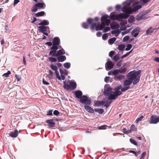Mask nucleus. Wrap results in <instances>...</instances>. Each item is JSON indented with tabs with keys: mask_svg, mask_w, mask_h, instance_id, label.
<instances>
[{
	"mask_svg": "<svg viewBox=\"0 0 159 159\" xmlns=\"http://www.w3.org/2000/svg\"><path fill=\"white\" fill-rule=\"evenodd\" d=\"M133 0H126L122 3L124 5V6L121 9L122 11L124 13H127L129 14H130L133 11L136 12L142 8L140 5H138L134 7L132 9L130 7L131 3Z\"/></svg>",
	"mask_w": 159,
	"mask_h": 159,
	"instance_id": "1",
	"label": "nucleus"
},
{
	"mask_svg": "<svg viewBox=\"0 0 159 159\" xmlns=\"http://www.w3.org/2000/svg\"><path fill=\"white\" fill-rule=\"evenodd\" d=\"M141 73V70L136 71L133 70L129 72L126 75L128 80H125L124 81L123 86L127 87L130 88V85L132 83V80L135 78L136 75H139Z\"/></svg>",
	"mask_w": 159,
	"mask_h": 159,
	"instance_id": "2",
	"label": "nucleus"
},
{
	"mask_svg": "<svg viewBox=\"0 0 159 159\" xmlns=\"http://www.w3.org/2000/svg\"><path fill=\"white\" fill-rule=\"evenodd\" d=\"M113 89L110 87L109 85L107 84H105L104 85V94L105 96H108V99L109 97H112L113 93H114V92L112 91Z\"/></svg>",
	"mask_w": 159,
	"mask_h": 159,
	"instance_id": "3",
	"label": "nucleus"
},
{
	"mask_svg": "<svg viewBox=\"0 0 159 159\" xmlns=\"http://www.w3.org/2000/svg\"><path fill=\"white\" fill-rule=\"evenodd\" d=\"M80 102L85 105H90L92 102L89 98L86 95H83L82 98L80 100Z\"/></svg>",
	"mask_w": 159,
	"mask_h": 159,
	"instance_id": "4",
	"label": "nucleus"
},
{
	"mask_svg": "<svg viewBox=\"0 0 159 159\" xmlns=\"http://www.w3.org/2000/svg\"><path fill=\"white\" fill-rule=\"evenodd\" d=\"M109 17V16L105 14L102 15L101 18V21L102 24L104 25H106L108 26L110 24L111 20L110 19H108V18Z\"/></svg>",
	"mask_w": 159,
	"mask_h": 159,
	"instance_id": "5",
	"label": "nucleus"
},
{
	"mask_svg": "<svg viewBox=\"0 0 159 159\" xmlns=\"http://www.w3.org/2000/svg\"><path fill=\"white\" fill-rule=\"evenodd\" d=\"M52 42L53 44L52 46L51 47L50 49H55L57 48V46L59 45L60 43V40L59 38L58 37H55L53 38Z\"/></svg>",
	"mask_w": 159,
	"mask_h": 159,
	"instance_id": "6",
	"label": "nucleus"
},
{
	"mask_svg": "<svg viewBox=\"0 0 159 159\" xmlns=\"http://www.w3.org/2000/svg\"><path fill=\"white\" fill-rule=\"evenodd\" d=\"M114 64L109 59L107 60V62L105 64V68L107 70L112 69L114 67Z\"/></svg>",
	"mask_w": 159,
	"mask_h": 159,
	"instance_id": "7",
	"label": "nucleus"
},
{
	"mask_svg": "<svg viewBox=\"0 0 159 159\" xmlns=\"http://www.w3.org/2000/svg\"><path fill=\"white\" fill-rule=\"evenodd\" d=\"M51 52H49V56H52V57H58L60 55H63L65 54V51L64 49H61L56 52L55 54L51 53Z\"/></svg>",
	"mask_w": 159,
	"mask_h": 159,
	"instance_id": "8",
	"label": "nucleus"
},
{
	"mask_svg": "<svg viewBox=\"0 0 159 159\" xmlns=\"http://www.w3.org/2000/svg\"><path fill=\"white\" fill-rule=\"evenodd\" d=\"M129 16V15L127 13H120L117 15L116 20L120 21L123 19L127 18Z\"/></svg>",
	"mask_w": 159,
	"mask_h": 159,
	"instance_id": "9",
	"label": "nucleus"
},
{
	"mask_svg": "<svg viewBox=\"0 0 159 159\" xmlns=\"http://www.w3.org/2000/svg\"><path fill=\"white\" fill-rule=\"evenodd\" d=\"M147 14L144 12H141L136 16V20L138 21H141L142 20H145L147 19L146 17Z\"/></svg>",
	"mask_w": 159,
	"mask_h": 159,
	"instance_id": "10",
	"label": "nucleus"
},
{
	"mask_svg": "<svg viewBox=\"0 0 159 159\" xmlns=\"http://www.w3.org/2000/svg\"><path fill=\"white\" fill-rule=\"evenodd\" d=\"M159 122V116H157L155 115L151 116L150 120L149 121L150 123L151 124H156Z\"/></svg>",
	"mask_w": 159,
	"mask_h": 159,
	"instance_id": "11",
	"label": "nucleus"
},
{
	"mask_svg": "<svg viewBox=\"0 0 159 159\" xmlns=\"http://www.w3.org/2000/svg\"><path fill=\"white\" fill-rule=\"evenodd\" d=\"M115 92L114 93H113L111 98L110 97H109L108 100H115L116 99L118 96L120 95L122 93L121 91H115Z\"/></svg>",
	"mask_w": 159,
	"mask_h": 159,
	"instance_id": "12",
	"label": "nucleus"
},
{
	"mask_svg": "<svg viewBox=\"0 0 159 159\" xmlns=\"http://www.w3.org/2000/svg\"><path fill=\"white\" fill-rule=\"evenodd\" d=\"M140 28L139 27L134 28L131 32V34L134 37H136L139 34Z\"/></svg>",
	"mask_w": 159,
	"mask_h": 159,
	"instance_id": "13",
	"label": "nucleus"
},
{
	"mask_svg": "<svg viewBox=\"0 0 159 159\" xmlns=\"http://www.w3.org/2000/svg\"><path fill=\"white\" fill-rule=\"evenodd\" d=\"M74 94H75V97L77 98H79L80 100L82 96L83 93L80 90H78L75 91L74 92Z\"/></svg>",
	"mask_w": 159,
	"mask_h": 159,
	"instance_id": "14",
	"label": "nucleus"
},
{
	"mask_svg": "<svg viewBox=\"0 0 159 159\" xmlns=\"http://www.w3.org/2000/svg\"><path fill=\"white\" fill-rule=\"evenodd\" d=\"M41 22L39 24L35 23V24L36 25H39L41 26H44L48 25L49 24V22L48 20H40Z\"/></svg>",
	"mask_w": 159,
	"mask_h": 159,
	"instance_id": "15",
	"label": "nucleus"
},
{
	"mask_svg": "<svg viewBox=\"0 0 159 159\" xmlns=\"http://www.w3.org/2000/svg\"><path fill=\"white\" fill-rule=\"evenodd\" d=\"M54 119H51L49 120H47L46 121V122L48 124V126L50 128H52L55 125V123L53 121Z\"/></svg>",
	"mask_w": 159,
	"mask_h": 159,
	"instance_id": "16",
	"label": "nucleus"
},
{
	"mask_svg": "<svg viewBox=\"0 0 159 159\" xmlns=\"http://www.w3.org/2000/svg\"><path fill=\"white\" fill-rule=\"evenodd\" d=\"M110 27L112 30L118 29L119 27L118 24L116 22H112L110 24Z\"/></svg>",
	"mask_w": 159,
	"mask_h": 159,
	"instance_id": "17",
	"label": "nucleus"
},
{
	"mask_svg": "<svg viewBox=\"0 0 159 159\" xmlns=\"http://www.w3.org/2000/svg\"><path fill=\"white\" fill-rule=\"evenodd\" d=\"M89 105H85L84 106V107L85 110L88 112L90 113H93L94 112V110L93 108L89 106Z\"/></svg>",
	"mask_w": 159,
	"mask_h": 159,
	"instance_id": "18",
	"label": "nucleus"
},
{
	"mask_svg": "<svg viewBox=\"0 0 159 159\" xmlns=\"http://www.w3.org/2000/svg\"><path fill=\"white\" fill-rule=\"evenodd\" d=\"M70 85L72 90H74L76 88V83L74 80H71L70 83Z\"/></svg>",
	"mask_w": 159,
	"mask_h": 159,
	"instance_id": "19",
	"label": "nucleus"
},
{
	"mask_svg": "<svg viewBox=\"0 0 159 159\" xmlns=\"http://www.w3.org/2000/svg\"><path fill=\"white\" fill-rule=\"evenodd\" d=\"M38 9L44 8L46 7L45 4L43 2H39L36 4Z\"/></svg>",
	"mask_w": 159,
	"mask_h": 159,
	"instance_id": "20",
	"label": "nucleus"
},
{
	"mask_svg": "<svg viewBox=\"0 0 159 159\" xmlns=\"http://www.w3.org/2000/svg\"><path fill=\"white\" fill-rule=\"evenodd\" d=\"M125 78V76L122 75H119L114 77V79L115 80L120 81Z\"/></svg>",
	"mask_w": 159,
	"mask_h": 159,
	"instance_id": "21",
	"label": "nucleus"
},
{
	"mask_svg": "<svg viewBox=\"0 0 159 159\" xmlns=\"http://www.w3.org/2000/svg\"><path fill=\"white\" fill-rule=\"evenodd\" d=\"M39 31V33H43L45 32H47V28L46 26H41L38 27Z\"/></svg>",
	"mask_w": 159,
	"mask_h": 159,
	"instance_id": "22",
	"label": "nucleus"
},
{
	"mask_svg": "<svg viewBox=\"0 0 159 159\" xmlns=\"http://www.w3.org/2000/svg\"><path fill=\"white\" fill-rule=\"evenodd\" d=\"M57 57V58L59 62H62L65 61L66 59V57L63 55H60V56Z\"/></svg>",
	"mask_w": 159,
	"mask_h": 159,
	"instance_id": "23",
	"label": "nucleus"
},
{
	"mask_svg": "<svg viewBox=\"0 0 159 159\" xmlns=\"http://www.w3.org/2000/svg\"><path fill=\"white\" fill-rule=\"evenodd\" d=\"M18 131L17 129L14 130V131L11 132L9 134L10 136L13 138H16L18 135Z\"/></svg>",
	"mask_w": 159,
	"mask_h": 159,
	"instance_id": "24",
	"label": "nucleus"
},
{
	"mask_svg": "<svg viewBox=\"0 0 159 159\" xmlns=\"http://www.w3.org/2000/svg\"><path fill=\"white\" fill-rule=\"evenodd\" d=\"M105 103L104 101H97L94 102L93 106L95 107H99L101 105H103Z\"/></svg>",
	"mask_w": 159,
	"mask_h": 159,
	"instance_id": "25",
	"label": "nucleus"
},
{
	"mask_svg": "<svg viewBox=\"0 0 159 159\" xmlns=\"http://www.w3.org/2000/svg\"><path fill=\"white\" fill-rule=\"evenodd\" d=\"M105 25H104L102 24V23L101 24H98L97 25L96 30L98 31L102 30L105 27Z\"/></svg>",
	"mask_w": 159,
	"mask_h": 159,
	"instance_id": "26",
	"label": "nucleus"
},
{
	"mask_svg": "<svg viewBox=\"0 0 159 159\" xmlns=\"http://www.w3.org/2000/svg\"><path fill=\"white\" fill-rule=\"evenodd\" d=\"M138 75H136V78L132 80V83L134 85H135L137 84L140 80V77H137Z\"/></svg>",
	"mask_w": 159,
	"mask_h": 159,
	"instance_id": "27",
	"label": "nucleus"
},
{
	"mask_svg": "<svg viewBox=\"0 0 159 159\" xmlns=\"http://www.w3.org/2000/svg\"><path fill=\"white\" fill-rule=\"evenodd\" d=\"M120 32L119 29H116L112 30L111 31V34H115V36L117 37L119 34H120Z\"/></svg>",
	"mask_w": 159,
	"mask_h": 159,
	"instance_id": "28",
	"label": "nucleus"
},
{
	"mask_svg": "<svg viewBox=\"0 0 159 159\" xmlns=\"http://www.w3.org/2000/svg\"><path fill=\"white\" fill-rule=\"evenodd\" d=\"M114 13V12L111 13L109 16V17L112 20H116L117 19V15H116Z\"/></svg>",
	"mask_w": 159,
	"mask_h": 159,
	"instance_id": "29",
	"label": "nucleus"
},
{
	"mask_svg": "<svg viewBox=\"0 0 159 159\" xmlns=\"http://www.w3.org/2000/svg\"><path fill=\"white\" fill-rule=\"evenodd\" d=\"M120 73V74H124L127 71V69L125 67H124L122 66L120 67L119 69Z\"/></svg>",
	"mask_w": 159,
	"mask_h": 159,
	"instance_id": "30",
	"label": "nucleus"
},
{
	"mask_svg": "<svg viewBox=\"0 0 159 159\" xmlns=\"http://www.w3.org/2000/svg\"><path fill=\"white\" fill-rule=\"evenodd\" d=\"M98 112L100 114H102L104 112V110L102 108H95L94 109V111Z\"/></svg>",
	"mask_w": 159,
	"mask_h": 159,
	"instance_id": "31",
	"label": "nucleus"
},
{
	"mask_svg": "<svg viewBox=\"0 0 159 159\" xmlns=\"http://www.w3.org/2000/svg\"><path fill=\"white\" fill-rule=\"evenodd\" d=\"M57 48L56 49H51V51H50V52H51V53L52 52V53L55 54V53L56 52H57V51L58 49H63L62 47L61 46V45H57Z\"/></svg>",
	"mask_w": 159,
	"mask_h": 159,
	"instance_id": "32",
	"label": "nucleus"
},
{
	"mask_svg": "<svg viewBox=\"0 0 159 159\" xmlns=\"http://www.w3.org/2000/svg\"><path fill=\"white\" fill-rule=\"evenodd\" d=\"M45 14V12L44 11H41L38 12L35 14V16L36 17H39L44 16Z\"/></svg>",
	"mask_w": 159,
	"mask_h": 159,
	"instance_id": "33",
	"label": "nucleus"
},
{
	"mask_svg": "<svg viewBox=\"0 0 159 159\" xmlns=\"http://www.w3.org/2000/svg\"><path fill=\"white\" fill-rule=\"evenodd\" d=\"M153 32V31L152 27H150L146 31V34L147 35H149L150 34L152 33Z\"/></svg>",
	"mask_w": 159,
	"mask_h": 159,
	"instance_id": "34",
	"label": "nucleus"
},
{
	"mask_svg": "<svg viewBox=\"0 0 159 159\" xmlns=\"http://www.w3.org/2000/svg\"><path fill=\"white\" fill-rule=\"evenodd\" d=\"M116 39V38L115 37H113L110 39L108 41V43L110 45L113 44L115 41Z\"/></svg>",
	"mask_w": 159,
	"mask_h": 159,
	"instance_id": "35",
	"label": "nucleus"
},
{
	"mask_svg": "<svg viewBox=\"0 0 159 159\" xmlns=\"http://www.w3.org/2000/svg\"><path fill=\"white\" fill-rule=\"evenodd\" d=\"M48 61H50L52 62H55L57 61V59L55 57H50L48 58Z\"/></svg>",
	"mask_w": 159,
	"mask_h": 159,
	"instance_id": "36",
	"label": "nucleus"
},
{
	"mask_svg": "<svg viewBox=\"0 0 159 159\" xmlns=\"http://www.w3.org/2000/svg\"><path fill=\"white\" fill-rule=\"evenodd\" d=\"M63 66L65 68L68 69L70 67L71 64L70 62H67L64 64Z\"/></svg>",
	"mask_w": 159,
	"mask_h": 159,
	"instance_id": "37",
	"label": "nucleus"
},
{
	"mask_svg": "<svg viewBox=\"0 0 159 159\" xmlns=\"http://www.w3.org/2000/svg\"><path fill=\"white\" fill-rule=\"evenodd\" d=\"M135 19L133 16H131L128 19V21L129 23H132L135 21Z\"/></svg>",
	"mask_w": 159,
	"mask_h": 159,
	"instance_id": "38",
	"label": "nucleus"
},
{
	"mask_svg": "<svg viewBox=\"0 0 159 159\" xmlns=\"http://www.w3.org/2000/svg\"><path fill=\"white\" fill-rule=\"evenodd\" d=\"M51 69L55 71L58 70V67L57 66L54 65L52 64L50 66Z\"/></svg>",
	"mask_w": 159,
	"mask_h": 159,
	"instance_id": "39",
	"label": "nucleus"
},
{
	"mask_svg": "<svg viewBox=\"0 0 159 159\" xmlns=\"http://www.w3.org/2000/svg\"><path fill=\"white\" fill-rule=\"evenodd\" d=\"M129 130L131 131V133L132 131H134L137 130V128L134 125H132L130 127V129Z\"/></svg>",
	"mask_w": 159,
	"mask_h": 159,
	"instance_id": "40",
	"label": "nucleus"
},
{
	"mask_svg": "<svg viewBox=\"0 0 159 159\" xmlns=\"http://www.w3.org/2000/svg\"><path fill=\"white\" fill-rule=\"evenodd\" d=\"M112 102V101H107V102H105V103H104V106L106 108L108 107L111 104V102Z\"/></svg>",
	"mask_w": 159,
	"mask_h": 159,
	"instance_id": "41",
	"label": "nucleus"
},
{
	"mask_svg": "<svg viewBox=\"0 0 159 159\" xmlns=\"http://www.w3.org/2000/svg\"><path fill=\"white\" fill-rule=\"evenodd\" d=\"M38 8L36 4L34 5L32 7V8L31 9V11L32 12H35L36 11L38 10Z\"/></svg>",
	"mask_w": 159,
	"mask_h": 159,
	"instance_id": "42",
	"label": "nucleus"
},
{
	"mask_svg": "<svg viewBox=\"0 0 159 159\" xmlns=\"http://www.w3.org/2000/svg\"><path fill=\"white\" fill-rule=\"evenodd\" d=\"M113 75H115V76L118 75L120 73L119 70V69H115L113 70Z\"/></svg>",
	"mask_w": 159,
	"mask_h": 159,
	"instance_id": "43",
	"label": "nucleus"
},
{
	"mask_svg": "<svg viewBox=\"0 0 159 159\" xmlns=\"http://www.w3.org/2000/svg\"><path fill=\"white\" fill-rule=\"evenodd\" d=\"M129 141L132 144H133L134 145L137 146L138 145L136 141L132 138H130L129 139Z\"/></svg>",
	"mask_w": 159,
	"mask_h": 159,
	"instance_id": "44",
	"label": "nucleus"
},
{
	"mask_svg": "<svg viewBox=\"0 0 159 159\" xmlns=\"http://www.w3.org/2000/svg\"><path fill=\"white\" fill-rule=\"evenodd\" d=\"M125 47L124 45L120 44L119 45L118 48L120 51H122L124 49Z\"/></svg>",
	"mask_w": 159,
	"mask_h": 159,
	"instance_id": "45",
	"label": "nucleus"
},
{
	"mask_svg": "<svg viewBox=\"0 0 159 159\" xmlns=\"http://www.w3.org/2000/svg\"><path fill=\"white\" fill-rule=\"evenodd\" d=\"M126 48H125V50L126 51L129 50L132 48V46L130 44H128L126 45Z\"/></svg>",
	"mask_w": 159,
	"mask_h": 159,
	"instance_id": "46",
	"label": "nucleus"
},
{
	"mask_svg": "<svg viewBox=\"0 0 159 159\" xmlns=\"http://www.w3.org/2000/svg\"><path fill=\"white\" fill-rule=\"evenodd\" d=\"M123 132L124 134H126L131 133V131L129 129L127 130L126 128H123Z\"/></svg>",
	"mask_w": 159,
	"mask_h": 159,
	"instance_id": "47",
	"label": "nucleus"
},
{
	"mask_svg": "<svg viewBox=\"0 0 159 159\" xmlns=\"http://www.w3.org/2000/svg\"><path fill=\"white\" fill-rule=\"evenodd\" d=\"M49 74L48 75V77L49 79H52L53 78V72L51 70H49Z\"/></svg>",
	"mask_w": 159,
	"mask_h": 159,
	"instance_id": "48",
	"label": "nucleus"
},
{
	"mask_svg": "<svg viewBox=\"0 0 159 159\" xmlns=\"http://www.w3.org/2000/svg\"><path fill=\"white\" fill-rule=\"evenodd\" d=\"M82 27L84 29H88V25L86 22H83L82 24Z\"/></svg>",
	"mask_w": 159,
	"mask_h": 159,
	"instance_id": "49",
	"label": "nucleus"
},
{
	"mask_svg": "<svg viewBox=\"0 0 159 159\" xmlns=\"http://www.w3.org/2000/svg\"><path fill=\"white\" fill-rule=\"evenodd\" d=\"M91 25V29L92 30H94L95 29H95L96 30V28L97 27V25L96 23H92Z\"/></svg>",
	"mask_w": 159,
	"mask_h": 159,
	"instance_id": "50",
	"label": "nucleus"
},
{
	"mask_svg": "<svg viewBox=\"0 0 159 159\" xmlns=\"http://www.w3.org/2000/svg\"><path fill=\"white\" fill-rule=\"evenodd\" d=\"M63 87L65 89L67 90H69L71 89V87L70 86V85H69L68 84H65L63 86Z\"/></svg>",
	"mask_w": 159,
	"mask_h": 159,
	"instance_id": "51",
	"label": "nucleus"
},
{
	"mask_svg": "<svg viewBox=\"0 0 159 159\" xmlns=\"http://www.w3.org/2000/svg\"><path fill=\"white\" fill-rule=\"evenodd\" d=\"M119 54H117L115 55L113 57V59L114 61H117L118 60H119L120 58V57L119 56Z\"/></svg>",
	"mask_w": 159,
	"mask_h": 159,
	"instance_id": "52",
	"label": "nucleus"
},
{
	"mask_svg": "<svg viewBox=\"0 0 159 159\" xmlns=\"http://www.w3.org/2000/svg\"><path fill=\"white\" fill-rule=\"evenodd\" d=\"M121 22L120 23V26L125 25L127 24V21L126 20H124L120 21Z\"/></svg>",
	"mask_w": 159,
	"mask_h": 159,
	"instance_id": "53",
	"label": "nucleus"
},
{
	"mask_svg": "<svg viewBox=\"0 0 159 159\" xmlns=\"http://www.w3.org/2000/svg\"><path fill=\"white\" fill-rule=\"evenodd\" d=\"M55 72L57 78L58 79V80H61V77H60V76L59 75V71H58V70H57V71H55Z\"/></svg>",
	"mask_w": 159,
	"mask_h": 159,
	"instance_id": "54",
	"label": "nucleus"
},
{
	"mask_svg": "<svg viewBox=\"0 0 159 159\" xmlns=\"http://www.w3.org/2000/svg\"><path fill=\"white\" fill-rule=\"evenodd\" d=\"M87 21L88 24L91 25L92 24L93 19L91 18H89L87 19Z\"/></svg>",
	"mask_w": 159,
	"mask_h": 159,
	"instance_id": "55",
	"label": "nucleus"
},
{
	"mask_svg": "<svg viewBox=\"0 0 159 159\" xmlns=\"http://www.w3.org/2000/svg\"><path fill=\"white\" fill-rule=\"evenodd\" d=\"M11 72L10 70H8L7 72L4 74L2 75V76H4L6 77H7L9 76V75L11 74Z\"/></svg>",
	"mask_w": 159,
	"mask_h": 159,
	"instance_id": "56",
	"label": "nucleus"
},
{
	"mask_svg": "<svg viewBox=\"0 0 159 159\" xmlns=\"http://www.w3.org/2000/svg\"><path fill=\"white\" fill-rule=\"evenodd\" d=\"M108 37V34L107 33H105L103 34L102 36V39L104 40H106Z\"/></svg>",
	"mask_w": 159,
	"mask_h": 159,
	"instance_id": "57",
	"label": "nucleus"
},
{
	"mask_svg": "<svg viewBox=\"0 0 159 159\" xmlns=\"http://www.w3.org/2000/svg\"><path fill=\"white\" fill-rule=\"evenodd\" d=\"M103 29H104L103 31V32H108L110 30V28L109 27H104Z\"/></svg>",
	"mask_w": 159,
	"mask_h": 159,
	"instance_id": "58",
	"label": "nucleus"
},
{
	"mask_svg": "<svg viewBox=\"0 0 159 159\" xmlns=\"http://www.w3.org/2000/svg\"><path fill=\"white\" fill-rule=\"evenodd\" d=\"M107 127V125H102L101 126H99L98 127V129H106V127Z\"/></svg>",
	"mask_w": 159,
	"mask_h": 159,
	"instance_id": "59",
	"label": "nucleus"
},
{
	"mask_svg": "<svg viewBox=\"0 0 159 159\" xmlns=\"http://www.w3.org/2000/svg\"><path fill=\"white\" fill-rule=\"evenodd\" d=\"M5 32L7 33H9L10 32V30L8 29V27L7 25H6L5 28Z\"/></svg>",
	"mask_w": 159,
	"mask_h": 159,
	"instance_id": "60",
	"label": "nucleus"
},
{
	"mask_svg": "<svg viewBox=\"0 0 159 159\" xmlns=\"http://www.w3.org/2000/svg\"><path fill=\"white\" fill-rule=\"evenodd\" d=\"M129 39V36H125L123 39V42H126Z\"/></svg>",
	"mask_w": 159,
	"mask_h": 159,
	"instance_id": "61",
	"label": "nucleus"
},
{
	"mask_svg": "<svg viewBox=\"0 0 159 159\" xmlns=\"http://www.w3.org/2000/svg\"><path fill=\"white\" fill-rule=\"evenodd\" d=\"M122 88V86L120 85L116 88L114 89V91H118L120 89Z\"/></svg>",
	"mask_w": 159,
	"mask_h": 159,
	"instance_id": "62",
	"label": "nucleus"
},
{
	"mask_svg": "<svg viewBox=\"0 0 159 159\" xmlns=\"http://www.w3.org/2000/svg\"><path fill=\"white\" fill-rule=\"evenodd\" d=\"M53 110H50L48 111L47 113V116H52V115Z\"/></svg>",
	"mask_w": 159,
	"mask_h": 159,
	"instance_id": "63",
	"label": "nucleus"
},
{
	"mask_svg": "<svg viewBox=\"0 0 159 159\" xmlns=\"http://www.w3.org/2000/svg\"><path fill=\"white\" fill-rule=\"evenodd\" d=\"M115 52L113 51H111L110 52L109 54V56L110 57H112L114 55Z\"/></svg>",
	"mask_w": 159,
	"mask_h": 159,
	"instance_id": "64",
	"label": "nucleus"
}]
</instances>
